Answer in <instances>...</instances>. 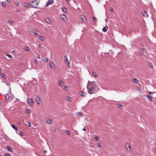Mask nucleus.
I'll return each mask as SVG.
<instances>
[{
  "label": "nucleus",
  "instance_id": "f257e3e1",
  "mask_svg": "<svg viewBox=\"0 0 156 156\" xmlns=\"http://www.w3.org/2000/svg\"><path fill=\"white\" fill-rule=\"evenodd\" d=\"M96 84L95 82L94 81L90 82L88 81L87 85V89L88 93L90 94L94 93L95 90Z\"/></svg>",
  "mask_w": 156,
  "mask_h": 156
},
{
  "label": "nucleus",
  "instance_id": "f03ea898",
  "mask_svg": "<svg viewBox=\"0 0 156 156\" xmlns=\"http://www.w3.org/2000/svg\"><path fill=\"white\" fill-rule=\"evenodd\" d=\"M31 2L33 8H37L39 2V0H33Z\"/></svg>",
  "mask_w": 156,
  "mask_h": 156
},
{
  "label": "nucleus",
  "instance_id": "7ed1b4c3",
  "mask_svg": "<svg viewBox=\"0 0 156 156\" xmlns=\"http://www.w3.org/2000/svg\"><path fill=\"white\" fill-rule=\"evenodd\" d=\"M12 94L11 93H9V94H7L5 95V99L6 100H7L9 99L10 98H11Z\"/></svg>",
  "mask_w": 156,
  "mask_h": 156
},
{
  "label": "nucleus",
  "instance_id": "20e7f679",
  "mask_svg": "<svg viewBox=\"0 0 156 156\" xmlns=\"http://www.w3.org/2000/svg\"><path fill=\"white\" fill-rule=\"evenodd\" d=\"M49 66H50L51 68L52 69H54L55 67V64L54 63L52 62H51L50 64H49Z\"/></svg>",
  "mask_w": 156,
  "mask_h": 156
},
{
  "label": "nucleus",
  "instance_id": "39448f33",
  "mask_svg": "<svg viewBox=\"0 0 156 156\" xmlns=\"http://www.w3.org/2000/svg\"><path fill=\"white\" fill-rule=\"evenodd\" d=\"M60 18L64 21H66L67 20L66 16L64 15H61L60 16Z\"/></svg>",
  "mask_w": 156,
  "mask_h": 156
},
{
  "label": "nucleus",
  "instance_id": "423d86ee",
  "mask_svg": "<svg viewBox=\"0 0 156 156\" xmlns=\"http://www.w3.org/2000/svg\"><path fill=\"white\" fill-rule=\"evenodd\" d=\"M27 100L28 103L29 105H33V103H34V102L32 99H27Z\"/></svg>",
  "mask_w": 156,
  "mask_h": 156
},
{
  "label": "nucleus",
  "instance_id": "0eeeda50",
  "mask_svg": "<svg viewBox=\"0 0 156 156\" xmlns=\"http://www.w3.org/2000/svg\"><path fill=\"white\" fill-rule=\"evenodd\" d=\"M80 18L84 23H85L87 22V20L86 19V18L84 16H81Z\"/></svg>",
  "mask_w": 156,
  "mask_h": 156
},
{
  "label": "nucleus",
  "instance_id": "6e6552de",
  "mask_svg": "<svg viewBox=\"0 0 156 156\" xmlns=\"http://www.w3.org/2000/svg\"><path fill=\"white\" fill-rule=\"evenodd\" d=\"M35 100L37 104H39L40 103V98L38 96L35 97Z\"/></svg>",
  "mask_w": 156,
  "mask_h": 156
},
{
  "label": "nucleus",
  "instance_id": "1a4fd4ad",
  "mask_svg": "<svg viewBox=\"0 0 156 156\" xmlns=\"http://www.w3.org/2000/svg\"><path fill=\"white\" fill-rule=\"evenodd\" d=\"M53 2V0H48V2L46 3V6L47 7L49 5L52 4Z\"/></svg>",
  "mask_w": 156,
  "mask_h": 156
},
{
  "label": "nucleus",
  "instance_id": "9d476101",
  "mask_svg": "<svg viewBox=\"0 0 156 156\" xmlns=\"http://www.w3.org/2000/svg\"><path fill=\"white\" fill-rule=\"evenodd\" d=\"M24 6L27 8H29L32 6V5L31 3H26L25 4Z\"/></svg>",
  "mask_w": 156,
  "mask_h": 156
},
{
  "label": "nucleus",
  "instance_id": "9b49d317",
  "mask_svg": "<svg viewBox=\"0 0 156 156\" xmlns=\"http://www.w3.org/2000/svg\"><path fill=\"white\" fill-rule=\"evenodd\" d=\"M6 148L10 152H12V148L10 146H7L6 147Z\"/></svg>",
  "mask_w": 156,
  "mask_h": 156
},
{
  "label": "nucleus",
  "instance_id": "f8f14e48",
  "mask_svg": "<svg viewBox=\"0 0 156 156\" xmlns=\"http://www.w3.org/2000/svg\"><path fill=\"white\" fill-rule=\"evenodd\" d=\"M64 59L65 60L66 62L67 63H68V67H69V62L68 61V59L67 58V57L66 56H64Z\"/></svg>",
  "mask_w": 156,
  "mask_h": 156
},
{
  "label": "nucleus",
  "instance_id": "ddd939ff",
  "mask_svg": "<svg viewBox=\"0 0 156 156\" xmlns=\"http://www.w3.org/2000/svg\"><path fill=\"white\" fill-rule=\"evenodd\" d=\"M146 97L149 100L151 101H152V96H150L148 95H146Z\"/></svg>",
  "mask_w": 156,
  "mask_h": 156
},
{
  "label": "nucleus",
  "instance_id": "4468645a",
  "mask_svg": "<svg viewBox=\"0 0 156 156\" xmlns=\"http://www.w3.org/2000/svg\"><path fill=\"white\" fill-rule=\"evenodd\" d=\"M46 122L48 124H51L52 123V120L49 119H46Z\"/></svg>",
  "mask_w": 156,
  "mask_h": 156
},
{
  "label": "nucleus",
  "instance_id": "2eb2a0df",
  "mask_svg": "<svg viewBox=\"0 0 156 156\" xmlns=\"http://www.w3.org/2000/svg\"><path fill=\"white\" fill-rule=\"evenodd\" d=\"M126 149L129 151L130 150V145H129V144H126Z\"/></svg>",
  "mask_w": 156,
  "mask_h": 156
},
{
  "label": "nucleus",
  "instance_id": "dca6fc26",
  "mask_svg": "<svg viewBox=\"0 0 156 156\" xmlns=\"http://www.w3.org/2000/svg\"><path fill=\"white\" fill-rule=\"evenodd\" d=\"M142 14L144 17H147L148 16V15L146 11H144V12H142Z\"/></svg>",
  "mask_w": 156,
  "mask_h": 156
},
{
  "label": "nucleus",
  "instance_id": "f3484780",
  "mask_svg": "<svg viewBox=\"0 0 156 156\" xmlns=\"http://www.w3.org/2000/svg\"><path fill=\"white\" fill-rule=\"evenodd\" d=\"M64 90H67L69 89L68 87H67L65 85H63L62 87H61Z\"/></svg>",
  "mask_w": 156,
  "mask_h": 156
},
{
  "label": "nucleus",
  "instance_id": "a211bd4d",
  "mask_svg": "<svg viewBox=\"0 0 156 156\" xmlns=\"http://www.w3.org/2000/svg\"><path fill=\"white\" fill-rule=\"evenodd\" d=\"M132 81L135 83H137L138 82V80L135 78H133L131 79Z\"/></svg>",
  "mask_w": 156,
  "mask_h": 156
},
{
  "label": "nucleus",
  "instance_id": "6ab92c4d",
  "mask_svg": "<svg viewBox=\"0 0 156 156\" xmlns=\"http://www.w3.org/2000/svg\"><path fill=\"white\" fill-rule=\"evenodd\" d=\"M79 94L80 95H81L83 97H85L86 96V94L82 91H81L79 93Z\"/></svg>",
  "mask_w": 156,
  "mask_h": 156
},
{
  "label": "nucleus",
  "instance_id": "aec40b11",
  "mask_svg": "<svg viewBox=\"0 0 156 156\" xmlns=\"http://www.w3.org/2000/svg\"><path fill=\"white\" fill-rule=\"evenodd\" d=\"M11 126L16 131H17L18 129V128L15 126V125H11Z\"/></svg>",
  "mask_w": 156,
  "mask_h": 156
},
{
  "label": "nucleus",
  "instance_id": "412c9836",
  "mask_svg": "<svg viewBox=\"0 0 156 156\" xmlns=\"http://www.w3.org/2000/svg\"><path fill=\"white\" fill-rule=\"evenodd\" d=\"M24 49L25 50H26L27 51H29L30 50V48L28 47L27 46H25L24 47Z\"/></svg>",
  "mask_w": 156,
  "mask_h": 156
},
{
  "label": "nucleus",
  "instance_id": "4be33fe9",
  "mask_svg": "<svg viewBox=\"0 0 156 156\" xmlns=\"http://www.w3.org/2000/svg\"><path fill=\"white\" fill-rule=\"evenodd\" d=\"M59 84L62 87L63 85V83L62 80H59Z\"/></svg>",
  "mask_w": 156,
  "mask_h": 156
},
{
  "label": "nucleus",
  "instance_id": "5701e85b",
  "mask_svg": "<svg viewBox=\"0 0 156 156\" xmlns=\"http://www.w3.org/2000/svg\"><path fill=\"white\" fill-rule=\"evenodd\" d=\"M45 21L46 23L48 24H49L51 22V21L50 20V19L48 18L45 19Z\"/></svg>",
  "mask_w": 156,
  "mask_h": 156
},
{
  "label": "nucleus",
  "instance_id": "b1692460",
  "mask_svg": "<svg viewBox=\"0 0 156 156\" xmlns=\"http://www.w3.org/2000/svg\"><path fill=\"white\" fill-rule=\"evenodd\" d=\"M1 5L2 6L4 7H5L6 6V4L4 2H2Z\"/></svg>",
  "mask_w": 156,
  "mask_h": 156
},
{
  "label": "nucleus",
  "instance_id": "393cba45",
  "mask_svg": "<svg viewBox=\"0 0 156 156\" xmlns=\"http://www.w3.org/2000/svg\"><path fill=\"white\" fill-rule=\"evenodd\" d=\"M62 11L64 12H67V9H66L65 7H63L62 8Z\"/></svg>",
  "mask_w": 156,
  "mask_h": 156
},
{
  "label": "nucleus",
  "instance_id": "a878e982",
  "mask_svg": "<svg viewBox=\"0 0 156 156\" xmlns=\"http://www.w3.org/2000/svg\"><path fill=\"white\" fill-rule=\"evenodd\" d=\"M40 39L42 41H44V37L41 36L40 37Z\"/></svg>",
  "mask_w": 156,
  "mask_h": 156
},
{
  "label": "nucleus",
  "instance_id": "bb28decb",
  "mask_svg": "<svg viewBox=\"0 0 156 156\" xmlns=\"http://www.w3.org/2000/svg\"><path fill=\"white\" fill-rule=\"evenodd\" d=\"M25 113L27 114H29L30 113V111L29 109H26V110H25Z\"/></svg>",
  "mask_w": 156,
  "mask_h": 156
},
{
  "label": "nucleus",
  "instance_id": "cd10ccee",
  "mask_svg": "<svg viewBox=\"0 0 156 156\" xmlns=\"http://www.w3.org/2000/svg\"><path fill=\"white\" fill-rule=\"evenodd\" d=\"M66 133L68 135H70V133L69 132V131L68 130H66Z\"/></svg>",
  "mask_w": 156,
  "mask_h": 156
},
{
  "label": "nucleus",
  "instance_id": "c85d7f7f",
  "mask_svg": "<svg viewBox=\"0 0 156 156\" xmlns=\"http://www.w3.org/2000/svg\"><path fill=\"white\" fill-rule=\"evenodd\" d=\"M67 100L69 101H71L72 98L71 97H67Z\"/></svg>",
  "mask_w": 156,
  "mask_h": 156
},
{
  "label": "nucleus",
  "instance_id": "c756f323",
  "mask_svg": "<svg viewBox=\"0 0 156 156\" xmlns=\"http://www.w3.org/2000/svg\"><path fill=\"white\" fill-rule=\"evenodd\" d=\"M0 75L3 78H5V77H6L5 75L3 73H1Z\"/></svg>",
  "mask_w": 156,
  "mask_h": 156
},
{
  "label": "nucleus",
  "instance_id": "7c9ffc66",
  "mask_svg": "<svg viewBox=\"0 0 156 156\" xmlns=\"http://www.w3.org/2000/svg\"><path fill=\"white\" fill-rule=\"evenodd\" d=\"M148 66L151 68H152L153 67V66L152 65V64L151 63H149Z\"/></svg>",
  "mask_w": 156,
  "mask_h": 156
},
{
  "label": "nucleus",
  "instance_id": "2f4dec72",
  "mask_svg": "<svg viewBox=\"0 0 156 156\" xmlns=\"http://www.w3.org/2000/svg\"><path fill=\"white\" fill-rule=\"evenodd\" d=\"M92 73L94 75V76L96 77H97V74H96V73L94 72V71H92Z\"/></svg>",
  "mask_w": 156,
  "mask_h": 156
},
{
  "label": "nucleus",
  "instance_id": "473e14b6",
  "mask_svg": "<svg viewBox=\"0 0 156 156\" xmlns=\"http://www.w3.org/2000/svg\"><path fill=\"white\" fill-rule=\"evenodd\" d=\"M20 134L21 136H24V134L22 132H20Z\"/></svg>",
  "mask_w": 156,
  "mask_h": 156
},
{
  "label": "nucleus",
  "instance_id": "72a5a7b5",
  "mask_svg": "<svg viewBox=\"0 0 156 156\" xmlns=\"http://www.w3.org/2000/svg\"><path fill=\"white\" fill-rule=\"evenodd\" d=\"M4 156H11L9 153H6V154H5V155H4Z\"/></svg>",
  "mask_w": 156,
  "mask_h": 156
},
{
  "label": "nucleus",
  "instance_id": "f704fd0d",
  "mask_svg": "<svg viewBox=\"0 0 156 156\" xmlns=\"http://www.w3.org/2000/svg\"><path fill=\"white\" fill-rule=\"evenodd\" d=\"M77 114L79 116H82V114L80 112H78Z\"/></svg>",
  "mask_w": 156,
  "mask_h": 156
},
{
  "label": "nucleus",
  "instance_id": "c9c22d12",
  "mask_svg": "<svg viewBox=\"0 0 156 156\" xmlns=\"http://www.w3.org/2000/svg\"><path fill=\"white\" fill-rule=\"evenodd\" d=\"M8 22L9 24H12L13 23L12 21L11 20H8Z\"/></svg>",
  "mask_w": 156,
  "mask_h": 156
},
{
  "label": "nucleus",
  "instance_id": "e433bc0d",
  "mask_svg": "<svg viewBox=\"0 0 156 156\" xmlns=\"http://www.w3.org/2000/svg\"><path fill=\"white\" fill-rule=\"evenodd\" d=\"M6 55L8 57H9V58H12V55H9V54H7Z\"/></svg>",
  "mask_w": 156,
  "mask_h": 156
},
{
  "label": "nucleus",
  "instance_id": "4c0bfd02",
  "mask_svg": "<svg viewBox=\"0 0 156 156\" xmlns=\"http://www.w3.org/2000/svg\"><path fill=\"white\" fill-rule=\"evenodd\" d=\"M98 138V136H96L94 137V139L95 140H97Z\"/></svg>",
  "mask_w": 156,
  "mask_h": 156
},
{
  "label": "nucleus",
  "instance_id": "58836bf2",
  "mask_svg": "<svg viewBox=\"0 0 156 156\" xmlns=\"http://www.w3.org/2000/svg\"><path fill=\"white\" fill-rule=\"evenodd\" d=\"M97 18L94 16H93V20L94 21H96Z\"/></svg>",
  "mask_w": 156,
  "mask_h": 156
},
{
  "label": "nucleus",
  "instance_id": "ea45409f",
  "mask_svg": "<svg viewBox=\"0 0 156 156\" xmlns=\"http://www.w3.org/2000/svg\"><path fill=\"white\" fill-rule=\"evenodd\" d=\"M36 57L38 58H39V59H40V56L39 55V54H37V55H36Z\"/></svg>",
  "mask_w": 156,
  "mask_h": 156
},
{
  "label": "nucleus",
  "instance_id": "a19ab883",
  "mask_svg": "<svg viewBox=\"0 0 156 156\" xmlns=\"http://www.w3.org/2000/svg\"><path fill=\"white\" fill-rule=\"evenodd\" d=\"M34 33L35 34H36V35H38V33H37V31H34Z\"/></svg>",
  "mask_w": 156,
  "mask_h": 156
},
{
  "label": "nucleus",
  "instance_id": "79ce46f5",
  "mask_svg": "<svg viewBox=\"0 0 156 156\" xmlns=\"http://www.w3.org/2000/svg\"><path fill=\"white\" fill-rule=\"evenodd\" d=\"M110 10L111 12H112L113 11V8L112 7H110Z\"/></svg>",
  "mask_w": 156,
  "mask_h": 156
},
{
  "label": "nucleus",
  "instance_id": "37998d69",
  "mask_svg": "<svg viewBox=\"0 0 156 156\" xmlns=\"http://www.w3.org/2000/svg\"><path fill=\"white\" fill-rule=\"evenodd\" d=\"M118 107L119 108H121V107H122V106L121 105V104H119L118 105Z\"/></svg>",
  "mask_w": 156,
  "mask_h": 156
},
{
  "label": "nucleus",
  "instance_id": "c03bdc74",
  "mask_svg": "<svg viewBox=\"0 0 156 156\" xmlns=\"http://www.w3.org/2000/svg\"><path fill=\"white\" fill-rule=\"evenodd\" d=\"M44 62H48V60L47 58H45V59L44 60Z\"/></svg>",
  "mask_w": 156,
  "mask_h": 156
},
{
  "label": "nucleus",
  "instance_id": "a18cd8bd",
  "mask_svg": "<svg viewBox=\"0 0 156 156\" xmlns=\"http://www.w3.org/2000/svg\"><path fill=\"white\" fill-rule=\"evenodd\" d=\"M145 51H146L145 49V48H142V51L143 52H145Z\"/></svg>",
  "mask_w": 156,
  "mask_h": 156
},
{
  "label": "nucleus",
  "instance_id": "49530a36",
  "mask_svg": "<svg viewBox=\"0 0 156 156\" xmlns=\"http://www.w3.org/2000/svg\"><path fill=\"white\" fill-rule=\"evenodd\" d=\"M28 126H31V124L30 122H28Z\"/></svg>",
  "mask_w": 156,
  "mask_h": 156
},
{
  "label": "nucleus",
  "instance_id": "de8ad7c7",
  "mask_svg": "<svg viewBox=\"0 0 156 156\" xmlns=\"http://www.w3.org/2000/svg\"><path fill=\"white\" fill-rule=\"evenodd\" d=\"M7 1L9 3H10L11 2V0H7Z\"/></svg>",
  "mask_w": 156,
  "mask_h": 156
},
{
  "label": "nucleus",
  "instance_id": "09e8293b",
  "mask_svg": "<svg viewBox=\"0 0 156 156\" xmlns=\"http://www.w3.org/2000/svg\"><path fill=\"white\" fill-rule=\"evenodd\" d=\"M154 92H151V91H149V93L150 94H153V93H154Z\"/></svg>",
  "mask_w": 156,
  "mask_h": 156
},
{
  "label": "nucleus",
  "instance_id": "8fccbe9b",
  "mask_svg": "<svg viewBox=\"0 0 156 156\" xmlns=\"http://www.w3.org/2000/svg\"><path fill=\"white\" fill-rule=\"evenodd\" d=\"M34 62L36 63H37V60L36 59H34Z\"/></svg>",
  "mask_w": 156,
  "mask_h": 156
},
{
  "label": "nucleus",
  "instance_id": "3c124183",
  "mask_svg": "<svg viewBox=\"0 0 156 156\" xmlns=\"http://www.w3.org/2000/svg\"><path fill=\"white\" fill-rule=\"evenodd\" d=\"M6 84L8 86H9V85H10V84L9 83H6Z\"/></svg>",
  "mask_w": 156,
  "mask_h": 156
},
{
  "label": "nucleus",
  "instance_id": "603ef678",
  "mask_svg": "<svg viewBox=\"0 0 156 156\" xmlns=\"http://www.w3.org/2000/svg\"><path fill=\"white\" fill-rule=\"evenodd\" d=\"M82 130H83V131H85V130H86V128H85L84 127V128H83L82 129Z\"/></svg>",
  "mask_w": 156,
  "mask_h": 156
},
{
  "label": "nucleus",
  "instance_id": "864d4df0",
  "mask_svg": "<svg viewBox=\"0 0 156 156\" xmlns=\"http://www.w3.org/2000/svg\"><path fill=\"white\" fill-rule=\"evenodd\" d=\"M98 146L100 147V146H101V144H100V143H99L98 144Z\"/></svg>",
  "mask_w": 156,
  "mask_h": 156
},
{
  "label": "nucleus",
  "instance_id": "5fc2aeb1",
  "mask_svg": "<svg viewBox=\"0 0 156 156\" xmlns=\"http://www.w3.org/2000/svg\"><path fill=\"white\" fill-rule=\"evenodd\" d=\"M107 30H102V31L104 32H105L106 31H107Z\"/></svg>",
  "mask_w": 156,
  "mask_h": 156
},
{
  "label": "nucleus",
  "instance_id": "6e6d98bb",
  "mask_svg": "<svg viewBox=\"0 0 156 156\" xmlns=\"http://www.w3.org/2000/svg\"><path fill=\"white\" fill-rule=\"evenodd\" d=\"M19 4V3L18 2H17V3H16V5H18Z\"/></svg>",
  "mask_w": 156,
  "mask_h": 156
},
{
  "label": "nucleus",
  "instance_id": "4d7b16f0",
  "mask_svg": "<svg viewBox=\"0 0 156 156\" xmlns=\"http://www.w3.org/2000/svg\"><path fill=\"white\" fill-rule=\"evenodd\" d=\"M102 29H106V28L105 27H103Z\"/></svg>",
  "mask_w": 156,
  "mask_h": 156
},
{
  "label": "nucleus",
  "instance_id": "13d9d810",
  "mask_svg": "<svg viewBox=\"0 0 156 156\" xmlns=\"http://www.w3.org/2000/svg\"><path fill=\"white\" fill-rule=\"evenodd\" d=\"M66 1L67 2H69V0H66Z\"/></svg>",
  "mask_w": 156,
  "mask_h": 156
},
{
  "label": "nucleus",
  "instance_id": "bf43d9fd",
  "mask_svg": "<svg viewBox=\"0 0 156 156\" xmlns=\"http://www.w3.org/2000/svg\"><path fill=\"white\" fill-rule=\"evenodd\" d=\"M140 55H142V52H141Z\"/></svg>",
  "mask_w": 156,
  "mask_h": 156
},
{
  "label": "nucleus",
  "instance_id": "052dcab7",
  "mask_svg": "<svg viewBox=\"0 0 156 156\" xmlns=\"http://www.w3.org/2000/svg\"><path fill=\"white\" fill-rule=\"evenodd\" d=\"M120 30H119L118 31H119V32H120Z\"/></svg>",
  "mask_w": 156,
  "mask_h": 156
},
{
  "label": "nucleus",
  "instance_id": "680f3d73",
  "mask_svg": "<svg viewBox=\"0 0 156 156\" xmlns=\"http://www.w3.org/2000/svg\"><path fill=\"white\" fill-rule=\"evenodd\" d=\"M39 46H41L40 44H39Z\"/></svg>",
  "mask_w": 156,
  "mask_h": 156
},
{
  "label": "nucleus",
  "instance_id": "e2e57ef3",
  "mask_svg": "<svg viewBox=\"0 0 156 156\" xmlns=\"http://www.w3.org/2000/svg\"><path fill=\"white\" fill-rule=\"evenodd\" d=\"M16 11H18V10H16Z\"/></svg>",
  "mask_w": 156,
  "mask_h": 156
},
{
  "label": "nucleus",
  "instance_id": "0e129e2a",
  "mask_svg": "<svg viewBox=\"0 0 156 156\" xmlns=\"http://www.w3.org/2000/svg\"><path fill=\"white\" fill-rule=\"evenodd\" d=\"M16 11H18V10H16Z\"/></svg>",
  "mask_w": 156,
  "mask_h": 156
},
{
  "label": "nucleus",
  "instance_id": "69168bd1",
  "mask_svg": "<svg viewBox=\"0 0 156 156\" xmlns=\"http://www.w3.org/2000/svg\"><path fill=\"white\" fill-rule=\"evenodd\" d=\"M0 156H2L1 154H0Z\"/></svg>",
  "mask_w": 156,
  "mask_h": 156
}]
</instances>
